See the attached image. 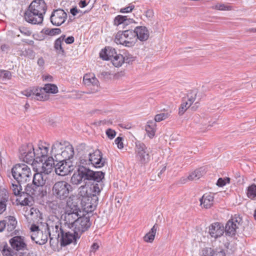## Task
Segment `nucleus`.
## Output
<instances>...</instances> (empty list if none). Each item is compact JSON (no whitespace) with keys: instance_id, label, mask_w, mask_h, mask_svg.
<instances>
[{"instance_id":"obj_6","label":"nucleus","mask_w":256,"mask_h":256,"mask_svg":"<svg viewBox=\"0 0 256 256\" xmlns=\"http://www.w3.org/2000/svg\"><path fill=\"white\" fill-rule=\"evenodd\" d=\"M46 230L48 236L50 237V243L52 244V241L54 238L56 242H59V238L61 234L62 231L64 230L62 228V224L58 218H56L55 220H49L46 222Z\"/></svg>"},{"instance_id":"obj_28","label":"nucleus","mask_w":256,"mask_h":256,"mask_svg":"<svg viewBox=\"0 0 256 256\" xmlns=\"http://www.w3.org/2000/svg\"><path fill=\"white\" fill-rule=\"evenodd\" d=\"M8 200V193L6 190L2 188L0 194V214L6 210Z\"/></svg>"},{"instance_id":"obj_41","label":"nucleus","mask_w":256,"mask_h":256,"mask_svg":"<svg viewBox=\"0 0 256 256\" xmlns=\"http://www.w3.org/2000/svg\"><path fill=\"white\" fill-rule=\"evenodd\" d=\"M246 196L251 199L254 200L256 198V184H252L249 186L246 189Z\"/></svg>"},{"instance_id":"obj_22","label":"nucleus","mask_w":256,"mask_h":256,"mask_svg":"<svg viewBox=\"0 0 256 256\" xmlns=\"http://www.w3.org/2000/svg\"><path fill=\"white\" fill-rule=\"evenodd\" d=\"M64 212L80 214L82 211L77 202L74 201L71 197H69L66 200Z\"/></svg>"},{"instance_id":"obj_37","label":"nucleus","mask_w":256,"mask_h":256,"mask_svg":"<svg viewBox=\"0 0 256 256\" xmlns=\"http://www.w3.org/2000/svg\"><path fill=\"white\" fill-rule=\"evenodd\" d=\"M157 228L158 225L156 224L150 231L144 236V240L146 242H152L154 241L157 230Z\"/></svg>"},{"instance_id":"obj_63","label":"nucleus","mask_w":256,"mask_h":256,"mask_svg":"<svg viewBox=\"0 0 256 256\" xmlns=\"http://www.w3.org/2000/svg\"><path fill=\"white\" fill-rule=\"evenodd\" d=\"M22 94L26 96L27 97H31L32 99L34 98H32V94L30 88L29 90H24V92H22Z\"/></svg>"},{"instance_id":"obj_58","label":"nucleus","mask_w":256,"mask_h":256,"mask_svg":"<svg viewBox=\"0 0 256 256\" xmlns=\"http://www.w3.org/2000/svg\"><path fill=\"white\" fill-rule=\"evenodd\" d=\"M20 30L22 34L27 36H30L32 34V32L30 30L24 27L20 28Z\"/></svg>"},{"instance_id":"obj_36","label":"nucleus","mask_w":256,"mask_h":256,"mask_svg":"<svg viewBox=\"0 0 256 256\" xmlns=\"http://www.w3.org/2000/svg\"><path fill=\"white\" fill-rule=\"evenodd\" d=\"M206 174L205 168H200L196 170L194 172H192L188 176L190 180H198L202 176Z\"/></svg>"},{"instance_id":"obj_19","label":"nucleus","mask_w":256,"mask_h":256,"mask_svg":"<svg viewBox=\"0 0 256 256\" xmlns=\"http://www.w3.org/2000/svg\"><path fill=\"white\" fill-rule=\"evenodd\" d=\"M224 232V226L219 222H214L209 226L208 233L212 238H217L220 237Z\"/></svg>"},{"instance_id":"obj_26","label":"nucleus","mask_w":256,"mask_h":256,"mask_svg":"<svg viewBox=\"0 0 256 256\" xmlns=\"http://www.w3.org/2000/svg\"><path fill=\"white\" fill-rule=\"evenodd\" d=\"M116 50L112 47H106L102 49L100 53V56L103 60H110V58H113L115 54H116Z\"/></svg>"},{"instance_id":"obj_13","label":"nucleus","mask_w":256,"mask_h":256,"mask_svg":"<svg viewBox=\"0 0 256 256\" xmlns=\"http://www.w3.org/2000/svg\"><path fill=\"white\" fill-rule=\"evenodd\" d=\"M60 233H61V234L59 238V242H60L62 246H65L71 243L76 244L77 240L80 238V236H78L76 232L74 231V233H72L64 230Z\"/></svg>"},{"instance_id":"obj_27","label":"nucleus","mask_w":256,"mask_h":256,"mask_svg":"<svg viewBox=\"0 0 256 256\" xmlns=\"http://www.w3.org/2000/svg\"><path fill=\"white\" fill-rule=\"evenodd\" d=\"M80 216V214L64 212V221L68 225L69 227H74L76 221L79 219Z\"/></svg>"},{"instance_id":"obj_55","label":"nucleus","mask_w":256,"mask_h":256,"mask_svg":"<svg viewBox=\"0 0 256 256\" xmlns=\"http://www.w3.org/2000/svg\"><path fill=\"white\" fill-rule=\"evenodd\" d=\"M123 138L120 136L116 138L114 140L115 144L117 145L118 148L120 149L124 148V144L122 142Z\"/></svg>"},{"instance_id":"obj_59","label":"nucleus","mask_w":256,"mask_h":256,"mask_svg":"<svg viewBox=\"0 0 256 256\" xmlns=\"http://www.w3.org/2000/svg\"><path fill=\"white\" fill-rule=\"evenodd\" d=\"M30 230L32 232H36L37 234L38 232H40L41 230L39 229L38 226H36L35 224H32L30 227Z\"/></svg>"},{"instance_id":"obj_30","label":"nucleus","mask_w":256,"mask_h":256,"mask_svg":"<svg viewBox=\"0 0 256 256\" xmlns=\"http://www.w3.org/2000/svg\"><path fill=\"white\" fill-rule=\"evenodd\" d=\"M56 158H54L52 156L48 157L43 164L42 169L46 173L48 174L51 172L53 168H55L56 164Z\"/></svg>"},{"instance_id":"obj_8","label":"nucleus","mask_w":256,"mask_h":256,"mask_svg":"<svg viewBox=\"0 0 256 256\" xmlns=\"http://www.w3.org/2000/svg\"><path fill=\"white\" fill-rule=\"evenodd\" d=\"M136 158L142 166L148 163L150 160V152L146 144L140 141L135 142Z\"/></svg>"},{"instance_id":"obj_56","label":"nucleus","mask_w":256,"mask_h":256,"mask_svg":"<svg viewBox=\"0 0 256 256\" xmlns=\"http://www.w3.org/2000/svg\"><path fill=\"white\" fill-rule=\"evenodd\" d=\"M134 8V6L132 4H130L129 6L121 8L120 12L122 13L129 12H132Z\"/></svg>"},{"instance_id":"obj_11","label":"nucleus","mask_w":256,"mask_h":256,"mask_svg":"<svg viewBox=\"0 0 256 256\" xmlns=\"http://www.w3.org/2000/svg\"><path fill=\"white\" fill-rule=\"evenodd\" d=\"M241 222L242 218L239 216L232 217L226 224L224 230L226 235L230 237L234 236Z\"/></svg>"},{"instance_id":"obj_29","label":"nucleus","mask_w":256,"mask_h":256,"mask_svg":"<svg viewBox=\"0 0 256 256\" xmlns=\"http://www.w3.org/2000/svg\"><path fill=\"white\" fill-rule=\"evenodd\" d=\"M65 146L62 142H56L54 143L52 146L51 149V154L54 156L56 160H59L60 158H58V155L60 154L61 152L63 150Z\"/></svg>"},{"instance_id":"obj_54","label":"nucleus","mask_w":256,"mask_h":256,"mask_svg":"<svg viewBox=\"0 0 256 256\" xmlns=\"http://www.w3.org/2000/svg\"><path fill=\"white\" fill-rule=\"evenodd\" d=\"M34 154L36 155V157L34 158L36 162H42L43 159L44 158L43 155H42V153L40 151L38 152V149L34 150Z\"/></svg>"},{"instance_id":"obj_39","label":"nucleus","mask_w":256,"mask_h":256,"mask_svg":"<svg viewBox=\"0 0 256 256\" xmlns=\"http://www.w3.org/2000/svg\"><path fill=\"white\" fill-rule=\"evenodd\" d=\"M156 124L155 122L152 121H148L146 126V130L148 136L150 138H152L155 135V126Z\"/></svg>"},{"instance_id":"obj_15","label":"nucleus","mask_w":256,"mask_h":256,"mask_svg":"<svg viewBox=\"0 0 256 256\" xmlns=\"http://www.w3.org/2000/svg\"><path fill=\"white\" fill-rule=\"evenodd\" d=\"M66 18V13L63 10L58 9L53 11L50 20L53 25L60 26L64 22Z\"/></svg>"},{"instance_id":"obj_4","label":"nucleus","mask_w":256,"mask_h":256,"mask_svg":"<svg viewBox=\"0 0 256 256\" xmlns=\"http://www.w3.org/2000/svg\"><path fill=\"white\" fill-rule=\"evenodd\" d=\"M8 175L10 178L11 175L17 183L24 184L30 180L32 174L28 166L24 164H18L13 166Z\"/></svg>"},{"instance_id":"obj_24","label":"nucleus","mask_w":256,"mask_h":256,"mask_svg":"<svg viewBox=\"0 0 256 256\" xmlns=\"http://www.w3.org/2000/svg\"><path fill=\"white\" fill-rule=\"evenodd\" d=\"M74 154V148L72 145L68 144L65 146L63 150L61 152L60 154L58 155V158H61L64 160L66 161L72 158Z\"/></svg>"},{"instance_id":"obj_21","label":"nucleus","mask_w":256,"mask_h":256,"mask_svg":"<svg viewBox=\"0 0 256 256\" xmlns=\"http://www.w3.org/2000/svg\"><path fill=\"white\" fill-rule=\"evenodd\" d=\"M48 234L46 230H45L44 232L43 230L38 232V234H33L31 236V238L32 240L34 241L36 244L40 245L45 244L48 240Z\"/></svg>"},{"instance_id":"obj_43","label":"nucleus","mask_w":256,"mask_h":256,"mask_svg":"<svg viewBox=\"0 0 256 256\" xmlns=\"http://www.w3.org/2000/svg\"><path fill=\"white\" fill-rule=\"evenodd\" d=\"M3 256H14V252L6 243H5L2 250Z\"/></svg>"},{"instance_id":"obj_51","label":"nucleus","mask_w":256,"mask_h":256,"mask_svg":"<svg viewBox=\"0 0 256 256\" xmlns=\"http://www.w3.org/2000/svg\"><path fill=\"white\" fill-rule=\"evenodd\" d=\"M24 197V199L21 200L20 204L22 206H29L32 200V196H28L25 195Z\"/></svg>"},{"instance_id":"obj_3","label":"nucleus","mask_w":256,"mask_h":256,"mask_svg":"<svg viewBox=\"0 0 256 256\" xmlns=\"http://www.w3.org/2000/svg\"><path fill=\"white\" fill-rule=\"evenodd\" d=\"M104 186L102 180L100 182L93 181L92 184L86 182L84 185L78 188V195L82 198V202L88 204L87 208L90 207L92 200H98V195Z\"/></svg>"},{"instance_id":"obj_23","label":"nucleus","mask_w":256,"mask_h":256,"mask_svg":"<svg viewBox=\"0 0 256 256\" xmlns=\"http://www.w3.org/2000/svg\"><path fill=\"white\" fill-rule=\"evenodd\" d=\"M47 174H48L44 171L40 173H36L33 176V184L37 187L44 186L45 184L46 180L48 178Z\"/></svg>"},{"instance_id":"obj_61","label":"nucleus","mask_w":256,"mask_h":256,"mask_svg":"<svg viewBox=\"0 0 256 256\" xmlns=\"http://www.w3.org/2000/svg\"><path fill=\"white\" fill-rule=\"evenodd\" d=\"M74 38L73 36H68L64 40V42L67 44H71L74 42Z\"/></svg>"},{"instance_id":"obj_57","label":"nucleus","mask_w":256,"mask_h":256,"mask_svg":"<svg viewBox=\"0 0 256 256\" xmlns=\"http://www.w3.org/2000/svg\"><path fill=\"white\" fill-rule=\"evenodd\" d=\"M124 58V62L128 64H130L135 60V58L130 54L126 55Z\"/></svg>"},{"instance_id":"obj_10","label":"nucleus","mask_w":256,"mask_h":256,"mask_svg":"<svg viewBox=\"0 0 256 256\" xmlns=\"http://www.w3.org/2000/svg\"><path fill=\"white\" fill-rule=\"evenodd\" d=\"M91 224L92 223L88 216L86 215L80 216L74 226V231L76 232V234L80 237L83 232L88 230Z\"/></svg>"},{"instance_id":"obj_53","label":"nucleus","mask_w":256,"mask_h":256,"mask_svg":"<svg viewBox=\"0 0 256 256\" xmlns=\"http://www.w3.org/2000/svg\"><path fill=\"white\" fill-rule=\"evenodd\" d=\"M106 134L108 138L110 140L113 139L116 136V131L112 128L107 129Z\"/></svg>"},{"instance_id":"obj_48","label":"nucleus","mask_w":256,"mask_h":256,"mask_svg":"<svg viewBox=\"0 0 256 256\" xmlns=\"http://www.w3.org/2000/svg\"><path fill=\"white\" fill-rule=\"evenodd\" d=\"M48 150L49 144H47L46 143L44 144V145H42L41 146H40L38 148V152H41L42 155L44 156V158L47 157Z\"/></svg>"},{"instance_id":"obj_64","label":"nucleus","mask_w":256,"mask_h":256,"mask_svg":"<svg viewBox=\"0 0 256 256\" xmlns=\"http://www.w3.org/2000/svg\"><path fill=\"white\" fill-rule=\"evenodd\" d=\"M188 180H190V179L188 178V176L186 178L182 177L180 180L179 183L180 184H184L186 183Z\"/></svg>"},{"instance_id":"obj_2","label":"nucleus","mask_w":256,"mask_h":256,"mask_svg":"<svg viewBox=\"0 0 256 256\" xmlns=\"http://www.w3.org/2000/svg\"><path fill=\"white\" fill-rule=\"evenodd\" d=\"M105 173L102 172H94L83 164L78 166L77 170L72 174L70 182L72 184L78 185L83 181L92 180L100 182L104 178Z\"/></svg>"},{"instance_id":"obj_44","label":"nucleus","mask_w":256,"mask_h":256,"mask_svg":"<svg viewBox=\"0 0 256 256\" xmlns=\"http://www.w3.org/2000/svg\"><path fill=\"white\" fill-rule=\"evenodd\" d=\"M62 42H60V40H58L56 39L54 42V48L58 54L64 55L65 54V51L62 46Z\"/></svg>"},{"instance_id":"obj_31","label":"nucleus","mask_w":256,"mask_h":256,"mask_svg":"<svg viewBox=\"0 0 256 256\" xmlns=\"http://www.w3.org/2000/svg\"><path fill=\"white\" fill-rule=\"evenodd\" d=\"M200 204H203L205 208H210L213 205L214 196L211 194H206L200 199Z\"/></svg>"},{"instance_id":"obj_9","label":"nucleus","mask_w":256,"mask_h":256,"mask_svg":"<svg viewBox=\"0 0 256 256\" xmlns=\"http://www.w3.org/2000/svg\"><path fill=\"white\" fill-rule=\"evenodd\" d=\"M20 159L26 163H32L35 160L34 148L32 144L22 146L20 149Z\"/></svg>"},{"instance_id":"obj_40","label":"nucleus","mask_w":256,"mask_h":256,"mask_svg":"<svg viewBox=\"0 0 256 256\" xmlns=\"http://www.w3.org/2000/svg\"><path fill=\"white\" fill-rule=\"evenodd\" d=\"M113 65L116 67H120L122 66V64L124 62V58L121 54H116L114 55L113 58H110Z\"/></svg>"},{"instance_id":"obj_20","label":"nucleus","mask_w":256,"mask_h":256,"mask_svg":"<svg viewBox=\"0 0 256 256\" xmlns=\"http://www.w3.org/2000/svg\"><path fill=\"white\" fill-rule=\"evenodd\" d=\"M133 32H134L136 40L138 39L140 41L144 42L146 40L149 38V32L144 26H136Z\"/></svg>"},{"instance_id":"obj_32","label":"nucleus","mask_w":256,"mask_h":256,"mask_svg":"<svg viewBox=\"0 0 256 256\" xmlns=\"http://www.w3.org/2000/svg\"><path fill=\"white\" fill-rule=\"evenodd\" d=\"M202 256H225L223 250H214L210 248H206L202 250Z\"/></svg>"},{"instance_id":"obj_47","label":"nucleus","mask_w":256,"mask_h":256,"mask_svg":"<svg viewBox=\"0 0 256 256\" xmlns=\"http://www.w3.org/2000/svg\"><path fill=\"white\" fill-rule=\"evenodd\" d=\"M170 112L160 113L155 116L154 120L156 122H160L168 118Z\"/></svg>"},{"instance_id":"obj_5","label":"nucleus","mask_w":256,"mask_h":256,"mask_svg":"<svg viewBox=\"0 0 256 256\" xmlns=\"http://www.w3.org/2000/svg\"><path fill=\"white\" fill-rule=\"evenodd\" d=\"M114 42L126 47H132L136 44V38L133 30H128L118 32L115 36Z\"/></svg>"},{"instance_id":"obj_1","label":"nucleus","mask_w":256,"mask_h":256,"mask_svg":"<svg viewBox=\"0 0 256 256\" xmlns=\"http://www.w3.org/2000/svg\"><path fill=\"white\" fill-rule=\"evenodd\" d=\"M79 150L84 151H78L80 155V162L81 164L88 165L92 164L96 168H101L106 164V160L102 158V154L99 150H92L84 144H80Z\"/></svg>"},{"instance_id":"obj_35","label":"nucleus","mask_w":256,"mask_h":256,"mask_svg":"<svg viewBox=\"0 0 256 256\" xmlns=\"http://www.w3.org/2000/svg\"><path fill=\"white\" fill-rule=\"evenodd\" d=\"M38 187L34 185L33 183L32 184H28L25 188L24 191L22 192L23 196L25 195L28 196H36L37 194Z\"/></svg>"},{"instance_id":"obj_60","label":"nucleus","mask_w":256,"mask_h":256,"mask_svg":"<svg viewBox=\"0 0 256 256\" xmlns=\"http://www.w3.org/2000/svg\"><path fill=\"white\" fill-rule=\"evenodd\" d=\"M226 182H225V180H224V178H219L217 181L216 184L218 186H223L226 185Z\"/></svg>"},{"instance_id":"obj_18","label":"nucleus","mask_w":256,"mask_h":256,"mask_svg":"<svg viewBox=\"0 0 256 256\" xmlns=\"http://www.w3.org/2000/svg\"><path fill=\"white\" fill-rule=\"evenodd\" d=\"M28 8L43 16L47 10V6L44 0H34Z\"/></svg>"},{"instance_id":"obj_7","label":"nucleus","mask_w":256,"mask_h":256,"mask_svg":"<svg viewBox=\"0 0 256 256\" xmlns=\"http://www.w3.org/2000/svg\"><path fill=\"white\" fill-rule=\"evenodd\" d=\"M72 191V186L66 181L56 182L52 188V194L56 198L63 200L67 198Z\"/></svg>"},{"instance_id":"obj_52","label":"nucleus","mask_w":256,"mask_h":256,"mask_svg":"<svg viewBox=\"0 0 256 256\" xmlns=\"http://www.w3.org/2000/svg\"><path fill=\"white\" fill-rule=\"evenodd\" d=\"M196 96V94L195 92L192 91L190 92L188 95V101L189 106H190L194 102Z\"/></svg>"},{"instance_id":"obj_62","label":"nucleus","mask_w":256,"mask_h":256,"mask_svg":"<svg viewBox=\"0 0 256 256\" xmlns=\"http://www.w3.org/2000/svg\"><path fill=\"white\" fill-rule=\"evenodd\" d=\"M6 222L5 219L0 221V232H2L6 227Z\"/></svg>"},{"instance_id":"obj_50","label":"nucleus","mask_w":256,"mask_h":256,"mask_svg":"<svg viewBox=\"0 0 256 256\" xmlns=\"http://www.w3.org/2000/svg\"><path fill=\"white\" fill-rule=\"evenodd\" d=\"M190 107V106H189L188 102H182L179 108L178 114L180 116H182L186 110Z\"/></svg>"},{"instance_id":"obj_46","label":"nucleus","mask_w":256,"mask_h":256,"mask_svg":"<svg viewBox=\"0 0 256 256\" xmlns=\"http://www.w3.org/2000/svg\"><path fill=\"white\" fill-rule=\"evenodd\" d=\"M43 31L44 33L46 35L49 36H54L56 34H58L61 33V30L59 28H46L44 29Z\"/></svg>"},{"instance_id":"obj_12","label":"nucleus","mask_w":256,"mask_h":256,"mask_svg":"<svg viewBox=\"0 0 256 256\" xmlns=\"http://www.w3.org/2000/svg\"><path fill=\"white\" fill-rule=\"evenodd\" d=\"M56 162L55 166V172L60 176H64L69 174L73 170V166L70 162H66L61 158L59 160H56Z\"/></svg>"},{"instance_id":"obj_25","label":"nucleus","mask_w":256,"mask_h":256,"mask_svg":"<svg viewBox=\"0 0 256 256\" xmlns=\"http://www.w3.org/2000/svg\"><path fill=\"white\" fill-rule=\"evenodd\" d=\"M32 98L38 100L44 101L48 98L46 94L44 93L42 88L38 87H33L30 88Z\"/></svg>"},{"instance_id":"obj_49","label":"nucleus","mask_w":256,"mask_h":256,"mask_svg":"<svg viewBox=\"0 0 256 256\" xmlns=\"http://www.w3.org/2000/svg\"><path fill=\"white\" fill-rule=\"evenodd\" d=\"M48 194L46 186H40L38 187L37 194L36 196H39L40 197H44L46 196Z\"/></svg>"},{"instance_id":"obj_42","label":"nucleus","mask_w":256,"mask_h":256,"mask_svg":"<svg viewBox=\"0 0 256 256\" xmlns=\"http://www.w3.org/2000/svg\"><path fill=\"white\" fill-rule=\"evenodd\" d=\"M44 93L56 94L58 92V88L56 85L52 84H46L42 88Z\"/></svg>"},{"instance_id":"obj_33","label":"nucleus","mask_w":256,"mask_h":256,"mask_svg":"<svg viewBox=\"0 0 256 256\" xmlns=\"http://www.w3.org/2000/svg\"><path fill=\"white\" fill-rule=\"evenodd\" d=\"M134 22V20L132 18H128V16H124L118 15L116 16L114 20V24L116 26L124 24V25H128Z\"/></svg>"},{"instance_id":"obj_14","label":"nucleus","mask_w":256,"mask_h":256,"mask_svg":"<svg viewBox=\"0 0 256 256\" xmlns=\"http://www.w3.org/2000/svg\"><path fill=\"white\" fill-rule=\"evenodd\" d=\"M83 82L90 90L89 93H94L98 91L99 82L94 74H86L83 78Z\"/></svg>"},{"instance_id":"obj_16","label":"nucleus","mask_w":256,"mask_h":256,"mask_svg":"<svg viewBox=\"0 0 256 256\" xmlns=\"http://www.w3.org/2000/svg\"><path fill=\"white\" fill-rule=\"evenodd\" d=\"M24 18L27 22L32 24H41L44 20L43 16L30 10L28 8L24 13Z\"/></svg>"},{"instance_id":"obj_45","label":"nucleus","mask_w":256,"mask_h":256,"mask_svg":"<svg viewBox=\"0 0 256 256\" xmlns=\"http://www.w3.org/2000/svg\"><path fill=\"white\" fill-rule=\"evenodd\" d=\"M212 9L218 10H232V7L230 5H225L224 4H218L212 7Z\"/></svg>"},{"instance_id":"obj_38","label":"nucleus","mask_w":256,"mask_h":256,"mask_svg":"<svg viewBox=\"0 0 256 256\" xmlns=\"http://www.w3.org/2000/svg\"><path fill=\"white\" fill-rule=\"evenodd\" d=\"M22 184L20 183H12L10 186V189L12 190L13 194L16 196H20V198H22L23 196V194L22 192Z\"/></svg>"},{"instance_id":"obj_34","label":"nucleus","mask_w":256,"mask_h":256,"mask_svg":"<svg viewBox=\"0 0 256 256\" xmlns=\"http://www.w3.org/2000/svg\"><path fill=\"white\" fill-rule=\"evenodd\" d=\"M5 221L7 226V230L10 232H12L17 224V221L13 216H8L5 218Z\"/></svg>"},{"instance_id":"obj_17","label":"nucleus","mask_w":256,"mask_h":256,"mask_svg":"<svg viewBox=\"0 0 256 256\" xmlns=\"http://www.w3.org/2000/svg\"><path fill=\"white\" fill-rule=\"evenodd\" d=\"M10 245L13 250H28L27 244L24 238L22 236H15L9 240Z\"/></svg>"}]
</instances>
